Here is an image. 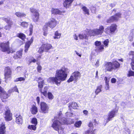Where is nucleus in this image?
Returning a JSON list of instances; mask_svg holds the SVG:
<instances>
[{"instance_id":"33","label":"nucleus","mask_w":134,"mask_h":134,"mask_svg":"<svg viewBox=\"0 0 134 134\" xmlns=\"http://www.w3.org/2000/svg\"><path fill=\"white\" fill-rule=\"evenodd\" d=\"M61 35V34L58 32V31H56L54 34V36L53 37L54 39L60 38Z\"/></svg>"},{"instance_id":"44","label":"nucleus","mask_w":134,"mask_h":134,"mask_svg":"<svg viewBox=\"0 0 134 134\" xmlns=\"http://www.w3.org/2000/svg\"><path fill=\"white\" fill-rule=\"evenodd\" d=\"M127 76L128 77L132 76L134 77V71L132 70L129 71L127 74Z\"/></svg>"},{"instance_id":"49","label":"nucleus","mask_w":134,"mask_h":134,"mask_svg":"<svg viewBox=\"0 0 134 134\" xmlns=\"http://www.w3.org/2000/svg\"><path fill=\"white\" fill-rule=\"evenodd\" d=\"M99 59H98L95 64V67L97 68L98 67L99 65Z\"/></svg>"},{"instance_id":"10","label":"nucleus","mask_w":134,"mask_h":134,"mask_svg":"<svg viewBox=\"0 0 134 134\" xmlns=\"http://www.w3.org/2000/svg\"><path fill=\"white\" fill-rule=\"evenodd\" d=\"M1 50L3 52H7L8 53H10L9 47V43L7 42L5 43H2L0 45Z\"/></svg>"},{"instance_id":"40","label":"nucleus","mask_w":134,"mask_h":134,"mask_svg":"<svg viewBox=\"0 0 134 134\" xmlns=\"http://www.w3.org/2000/svg\"><path fill=\"white\" fill-rule=\"evenodd\" d=\"M14 91L17 92L19 93L18 90L16 86H15L13 88V89L10 90L8 91V92L9 93H10Z\"/></svg>"},{"instance_id":"38","label":"nucleus","mask_w":134,"mask_h":134,"mask_svg":"<svg viewBox=\"0 0 134 134\" xmlns=\"http://www.w3.org/2000/svg\"><path fill=\"white\" fill-rule=\"evenodd\" d=\"M93 122L92 123V122H90L88 125V126L89 127L93 128V125H96L97 123L96 120L95 119L93 120Z\"/></svg>"},{"instance_id":"6","label":"nucleus","mask_w":134,"mask_h":134,"mask_svg":"<svg viewBox=\"0 0 134 134\" xmlns=\"http://www.w3.org/2000/svg\"><path fill=\"white\" fill-rule=\"evenodd\" d=\"M117 25L115 24H112L110 26L107 27L105 30L106 33L108 34H113L117 29Z\"/></svg>"},{"instance_id":"37","label":"nucleus","mask_w":134,"mask_h":134,"mask_svg":"<svg viewBox=\"0 0 134 134\" xmlns=\"http://www.w3.org/2000/svg\"><path fill=\"white\" fill-rule=\"evenodd\" d=\"M43 35L44 36H46L47 34L48 27H47L44 25L43 27Z\"/></svg>"},{"instance_id":"39","label":"nucleus","mask_w":134,"mask_h":134,"mask_svg":"<svg viewBox=\"0 0 134 134\" xmlns=\"http://www.w3.org/2000/svg\"><path fill=\"white\" fill-rule=\"evenodd\" d=\"M17 36L19 37L22 40H24L25 38V36L23 34L20 33L17 34Z\"/></svg>"},{"instance_id":"3","label":"nucleus","mask_w":134,"mask_h":134,"mask_svg":"<svg viewBox=\"0 0 134 134\" xmlns=\"http://www.w3.org/2000/svg\"><path fill=\"white\" fill-rule=\"evenodd\" d=\"M52 121L53 123L52 127L53 129L58 131L59 134H65L63 132V129L60 124V121L58 120L57 118H54Z\"/></svg>"},{"instance_id":"55","label":"nucleus","mask_w":134,"mask_h":134,"mask_svg":"<svg viewBox=\"0 0 134 134\" xmlns=\"http://www.w3.org/2000/svg\"><path fill=\"white\" fill-rule=\"evenodd\" d=\"M62 114L61 112H60L58 114V117H55L54 118H57V120L60 121V119H61V116Z\"/></svg>"},{"instance_id":"48","label":"nucleus","mask_w":134,"mask_h":134,"mask_svg":"<svg viewBox=\"0 0 134 134\" xmlns=\"http://www.w3.org/2000/svg\"><path fill=\"white\" fill-rule=\"evenodd\" d=\"M44 51V49L43 47H42V45L40 47L38 50V52L40 53H42Z\"/></svg>"},{"instance_id":"1","label":"nucleus","mask_w":134,"mask_h":134,"mask_svg":"<svg viewBox=\"0 0 134 134\" xmlns=\"http://www.w3.org/2000/svg\"><path fill=\"white\" fill-rule=\"evenodd\" d=\"M69 72V70L67 68L57 70L55 77L48 78L47 80V82L53 84L55 83L58 85L60 83V81L59 82L58 81H63L65 80L67 76V74Z\"/></svg>"},{"instance_id":"8","label":"nucleus","mask_w":134,"mask_h":134,"mask_svg":"<svg viewBox=\"0 0 134 134\" xmlns=\"http://www.w3.org/2000/svg\"><path fill=\"white\" fill-rule=\"evenodd\" d=\"M30 11L33 13L32 19L35 22L38 21L39 19V13L38 11L33 8L30 9Z\"/></svg>"},{"instance_id":"34","label":"nucleus","mask_w":134,"mask_h":134,"mask_svg":"<svg viewBox=\"0 0 134 134\" xmlns=\"http://www.w3.org/2000/svg\"><path fill=\"white\" fill-rule=\"evenodd\" d=\"M5 127L4 125H2L0 127V134H4Z\"/></svg>"},{"instance_id":"25","label":"nucleus","mask_w":134,"mask_h":134,"mask_svg":"<svg viewBox=\"0 0 134 134\" xmlns=\"http://www.w3.org/2000/svg\"><path fill=\"white\" fill-rule=\"evenodd\" d=\"M104 49V45H101L98 47H95V50L96 52H100L103 51Z\"/></svg>"},{"instance_id":"59","label":"nucleus","mask_w":134,"mask_h":134,"mask_svg":"<svg viewBox=\"0 0 134 134\" xmlns=\"http://www.w3.org/2000/svg\"><path fill=\"white\" fill-rule=\"evenodd\" d=\"M116 81V80L115 78H112L111 79V81L112 83H115Z\"/></svg>"},{"instance_id":"51","label":"nucleus","mask_w":134,"mask_h":134,"mask_svg":"<svg viewBox=\"0 0 134 134\" xmlns=\"http://www.w3.org/2000/svg\"><path fill=\"white\" fill-rule=\"evenodd\" d=\"M5 92L4 89L0 86V96L2 94V93H4Z\"/></svg>"},{"instance_id":"29","label":"nucleus","mask_w":134,"mask_h":134,"mask_svg":"<svg viewBox=\"0 0 134 134\" xmlns=\"http://www.w3.org/2000/svg\"><path fill=\"white\" fill-rule=\"evenodd\" d=\"M102 85H100L97 86V88L95 90V93L96 95H97L102 91Z\"/></svg>"},{"instance_id":"45","label":"nucleus","mask_w":134,"mask_h":134,"mask_svg":"<svg viewBox=\"0 0 134 134\" xmlns=\"http://www.w3.org/2000/svg\"><path fill=\"white\" fill-rule=\"evenodd\" d=\"M25 79V78L23 77H20L16 78L14 80L15 82H17L18 81H24Z\"/></svg>"},{"instance_id":"20","label":"nucleus","mask_w":134,"mask_h":134,"mask_svg":"<svg viewBox=\"0 0 134 134\" xmlns=\"http://www.w3.org/2000/svg\"><path fill=\"white\" fill-rule=\"evenodd\" d=\"M51 12L52 14H62V13H65L64 11H61L59 10L58 9L52 8Z\"/></svg>"},{"instance_id":"9","label":"nucleus","mask_w":134,"mask_h":134,"mask_svg":"<svg viewBox=\"0 0 134 134\" xmlns=\"http://www.w3.org/2000/svg\"><path fill=\"white\" fill-rule=\"evenodd\" d=\"M57 24V22L54 19L52 18L50 19L46 23L45 26L47 27L49 26L51 29L54 28Z\"/></svg>"},{"instance_id":"23","label":"nucleus","mask_w":134,"mask_h":134,"mask_svg":"<svg viewBox=\"0 0 134 134\" xmlns=\"http://www.w3.org/2000/svg\"><path fill=\"white\" fill-rule=\"evenodd\" d=\"M30 111L32 114H36L38 111L37 108L34 105L32 106Z\"/></svg>"},{"instance_id":"7","label":"nucleus","mask_w":134,"mask_h":134,"mask_svg":"<svg viewBox=\"0 0 134 134\" xmlns=\"http://www.w3.org/2000/svg\"><path fill=\"white\" fill-rule=\"evenodd\" d=\"M121 17V14L120 13H116L114 15L110 17L107 20V23H110L113 22H116Z\"/></svg>"},{"instance_id":"2","label":"nucleus","mask_w":134,"mask_h":134,"mask_svg":"<svg viewBox=\"0 0 134 134\" xmlns=\"http://www.w3.org/2000/svg\"><path fill=\"white\" fill-rule=\"evenodd\" d=\"M120 64L116 60H113L112 62H105L103 65V68L106 71L111 72L113 70L118 68Z\"/></svg>"},{"instance_id":"14","label":"nucleus","mask_w":134,"mask_h":134,"mask_svg":"<svg viewBox=\"0 0 134 134\" xmlns=\"http://www.w3.org/2000/svg\"><path fill=\"white\" fill-rule=\"evenodd\" d=\"M2 20L5 21L8 24V25H6L5 27V29L6 30H9L11 27V25L12 24L11 21L9 17L7 18H3Z\"/></svg>"},{"instance_id":"13","label":"nucleus","mask_w":134,"mask_h":134,"mask_svg":"<svg viewBox=\"0 0 134 134\" xmlns=\"http://www.w3.org/2000/svg\"><path fill=\"white\" fill-rule=\"evenodd\" d=\"M42 112L46 113L48 112V107L47 104L44 102H41L40 104Z\"/></svg>"},{"instance_id":"64","label":"nucleus","mask_w":134,"mask_h":134,"mask_svg":"<svg viewBox=\"0 0 134 134\" xmlns=\"http://www.w3.org/2000/svg\"><path fill=\"white\" fill-rule=\"evenodd\" d=\"M105 88L106 90H108L109 88V84H106Z\"/></svg>"},{"instance_id":"5","label":"nucleus","mask_w":134,"mask_h":134,"mask_svg":"<svg viewBox=\"0 0 134 134\" xmlns=\"http://www.w3.org/2000/svg\"><path fill=\"white\" fill-rule=\"evenodd\" d=\"M81 76V74L79 72L77 71H75L71 74L70 78L68 80L67 82L68 83H70L74 80L76 81L80 78Z\"/></svg>"},{"instance_id":"18","label":"nucleus","mask_w":134,"mask_h":134,"mask_svg":"<svg viewBox=\"0 0 134 134\" xmlns=\"http://www.w3.org/2000/svg\"><path fill=\"white\" fill-rule=\"evenodd\" d=\"M4 115V118L6 121H10L12 119V114L9 110H7L5 111Z\"/></svg>"},{"instance_id":"19","label":"nucleus","mask_w":134,"mask_h":134,"mask_svg":"<svg viewBox=\"0 0 134 134\" xmlns=\"http://www.w3.org/2000/svg\"><path fill=\"white\" fill-rule=\"evenodd\" d=\"M129 57L131 58V66L132 69L134 70V52L131 51L129 53Z\"/></svg>"},{"instance_id":"42","label":"nucleus","mask_w":134,"mask_h":134,"mask_svg":"<svg viewBox=\"0 0 134 134\" xmlns=\"http://www.w3.org/2000/svg\"><path fill=\"white\" fill-rule=\"evenodd\" d=\"M44 83V81L42 80V81L38 82V87L40 88V90L42 88L43 86V84Z\"/></svg>"},{"instance_id":"46","label":"nucleus","mask_w":134,"mask_h":134,"mask_svg":"<svg viewBox=\"0 0 134 134\" xmlns=\"http://www.w3.org/2000/svg\"><path fill=\"white\" fill-rule=\"evenodd\" d=\"M47 95L48 98L49 99L52 100L54 96L51 92H48L47 94Z\"/></svg>"},{"instance_id":"56","label":"nucleus","mask_w":134,"mask_h":134,"mask_svg":"<svg viewBox=\"0 0 134 134\" xmlns=\"http://www.w3.org/2000/svg\"><path fill=\"white\" fill-rule=\"evenodd\" d=\"M94 131L92 132V131H91V132H90V130H88L87 131H86L84 134H94Z\"/></svg>"},{"instance_id":"17","label":"nucleus","mask_w":134,"mask_h":134,"mask_svg":"<svg viewBox=\"0 0 134 134\" xmlns=\"http://www.w3.org/2000/svg\"><path fill=\"white\" fill-rule=\"evenodd\" d=\"M16 117V122L18 124H21L23 123V120L22 118L20 115L18 113H16L15 115Z\"/></svg>"},{"instance_id":"27","label":"nucleus","mask_w":134,"mask_h":134,"mask_svg":"<svg viewBox=\"0 0 134 134\" xmlns=\"http://www.w3.org/2000/svg\"><path fill=\"white\" fill-rule=\"evenodd\" d=\"M134 36V29H132L131 31L130 32L129 34V40L131 41L133 40V38Z\"/></svg>"},{"instance_id":"50","label":"nucleus","mask_w":134,"mask_h":134,"mask_svg":"<svg viewBox=\"0 0 134 134\" xmlns=\"http://www.w3.org/2000/svg\"><path fill=\"white\" fill-rule=\"evenodd\" d=\"M109 40L107 39L103 42V43L105 46V47H107L109 43Z\"/></svg>"},{"instance_id":"35","label":"nucleus","mask_w":134,"mask_h":134,"mask_svg":"<svg viewBox=\"0 0 134 134\" xmlns=\"http://www.w3.org/2000/svg\"><path fill=\"white\" fill-rule=\"evenodd\" d=\"M22 50H21L17 52L16 53V56L15 57V56L14 57V58H21V57L22 55Z\"/></svg>"},{"instance_id":"58","label":"nucleus","mask_w":134,"mask_h":134,"mask_svg":"<svg viewBox=\"0 0 134 134\" xmlns=\"http://www.w3.org/2000/svg\"><path fill=\"white\" fill-rule=\"evenodd\" d=\"M73 37L74 39L76 40H78V36L76 34H74L73 35Z\"/></svg>"},{"instance_id":"26","label":"nucleus","mask_w":134,"mask_h":134,"mask_svg":"<svg viewBox=\"0 0 134 134\" xmlns=\"http://www.w3.org/2000/svg\"><path fill=\"white\" fill-rule=\"evenodd\" d=\"M72 107L74 109H77L79 107L77 103L75 102H72L70 103L69 105V107Z\"/></svg>"},{"instance_id":"24","label":"nucleus","mask_w":134,"mask_h":134,"mask_svg":"<svg viewBox=\"0 0 134 134\" xmlns=\"http://www.w3.org/2000/svg\"><path fill=\"white\" fill-rule=\"evenodd\" d=\"M15 14L17 17L20 18L25 17L26 15V14L24 13L19 12H16Z\"/></svg>"},{"instance_id":"12","label":"nucleus","mask_w":134,"mask_h":134,"mask_svg":"<svg viewBox=\"0 0 134 134\" xmlns=\"http://www.w3.org/2000/svg\"><path fill=\"white\" fill-rule=\"evenodd\" d=\"M31 122L32 124L34 125H29L28 126V129L31 130H35L36 129V126L37 124V119L35 118H33L32 119Z\"/></svg>"},{"instance_id":"4","label":"nucleus","mask_w":134,"mask_h":134,"mask_svg":"<svg viewBox=\"0 0 134 134\" xmlns=\"http://www.w3.org/2000/svg\"><path fill=\"white\" fill-rule=\"evenodd\" d=\"M104 28L102 26H99V29H95L93 30L87 29L88 35L90 36L101 35L103 33Z\"/></svg>"},{"instance_id":"31","label":"nucleus","mask_w":134,"mask_h":134,"mask_svg":"<svg viewBox=\"0 0 134 134\" xmlns=\"http://www.w3.org/2000/svg\"><path fill=\"white\" fill-rule=\"evenodd\" d=\"M9 96L8 95V94L5 92L4 93H2L1 96H0L2 100V99H5L7 98ZM2 100L3 102H4V101L3 100Z\"/></svg>"},{"instance_id":"52","label":"nucleus","mask_w":134,"mask_h":134,"mask_svg":"<svg viewBox=\"0 0 134 134\" xmlns=\"http://www.w3.org/2000/svg\"><path fill=\"white\" fill-rule=\"evenodd\" d=\"M95 44L96 47H98L101 45L100 42L98 41H96L95 42Z\"/></svg>"},{"instance_id":"15","label":"nucleus","mask_w":134,"mask_h":134,"mask_svg":"<svg viewBox=\"0 0 134 134\" xmlns=\"http://www.w3.org/2000/svg\"><path fill=\"white\" fill-rule=\"evenodd\" d=\"M11 71L9 67H7L5 68L4 76L5 79H7L10 77Z\"/></svg>"},{"instance_id":"47","label":"nucleus","mask_w":134,"mask_h":134,"mask_svg":"<svg viewBox=\"0 0 134 134\" xmlns=\"http://www.w3.org/2000/svg\"><path fill=\"white\" fill-rule=\"evenodd\" d=\"M33 26L32 24H30L29 26V31H30V35H31L33 32Z\"/></svg>"},{"instance_id":"63","label":"nucleus","mask_w":134,"mask_h":134,"mask_svg":"<svg viewBox=\"0 0 134 134\" xmlns=\"http://www.w3.org/2000/svg\"><path fill=\"white\" fill-rule=\"evenodd\" d=\"M83 113L85 114V115H87L88 113V111L86 110H84L83 111Z\"/></svg>"},{"instance_id":"43","label":"nucleus","mask_w":134,"mask_h":134,"mask_svg":"<svg viewBox=\"0 0 134 134\" xmlns=\"http://www.w3.org/2000/svg\"><path fill=\"white\" fill-rule=\"evenodd\" d=\"M82 124V122L81 121H77L75 123V126L77 127H79Z\"/></svg>"},{"instance_id":"11","label":"nucleus","mask_w":134,"mask_h":134,"mask_svg":"<svg viewBox=\"0 0 134 134\" xmlns=\"http://www.w3.org/2000/svg\"><path fill=\"white\" fill-rule=\"evenodd\" d=\"M117 111V110L114 109L108 113V118L106 121V123L112 120V119L115 117V114Z\"/></svg>"},{"instance_id":"22","label":"nucleus","mask_w":134,"mask_h":134,"mask_svg":"<svg viewBox=\"0 0 134 134\" xmlns=\"http://www.w3.org/2000/svg\"><path fill=\"white\" fill-rule=\"evenodd\" d=\"M74 0H65L63 3L64 7H69L71 5V4Z\"/></svg>"},{"instance_id":"61","label":"nucleus","mask_w":134,"mask_h":134,"mask_svg":"<svg viewBox=\"0 0 134 134\" xmlns=\"http://www.w3.org/2000/svg\"><path fill=\"white\" fill-rule=\"evenodd\" d=\"M36 60L35 59H33L31 60V61H29V65L32 62L35 63L36 62Z\"/></svg>"},{"instance_id":"53","label":"nucleus","mask_w":134,"mask_h":134,"mask_svg":"<svg viewBox=\"0 0 134 134\" xmlns=\"http://www.w3.org/2000/svg\"><path fill=\"white\" fill-rule=\"evenodd\" d=\"M72 114L70 112H66L65 114V115L67 117H71L72 115Z\"/></svg>"},{"instance_id":"30","label":"nucleus","mask_w":134,"mask_h":134,"mask_svg":"<svg viewBox=\"0 0 134 134\" xmlns=\"http://www.w3.org/2000/svg\"><path fill=\"white\" fill-rule=\"evenodd\" d=\"M48 91V88L47 87H45L43 90L41 89L40 91L44 96H46L47 95V92Z\"/></svg>"},{"instance_id":"62","label":"nucleus","mask_w":134,"mask_h":134,"mask_svg":"<svg viewBox=\"0 0 134 134\" xmlns=\"http://www.w3.org/2000/svg\"><path fill=\"white\" fill-rule=\"evenodd\" d=\"M36 101H37V103L39 104L40 102V97H37L36 98Z\"/></svg>"},{"instance_id":"54","label":"nucleus","mask_w":134,"mask_h":134,"mask_svg":"<svg viewBox=\"0 0 134 134\" xmlns=\"http://www.w3.org/2000/svg\"><path fill=\"white\" fill-rule=\"evenodd\" d=\"M110 78L109 77H105L104 79L105 80L106 84H109V82L110 80Z\"/></svg>"},{"instance_id":"16","label":"nucleus","mask_w":134,"mask_h":134,"mask_svg":"<svg viewBox=\"0 0 134 134\" xmlns=\"http://www.w3.org/2000/svg\"><path fill=\"white\" fill-rule=\"evenodd\" d=\"M83 31L80 34L78 35L79 38L80 39L83 40V39H88V37L87 36V34H88V32H87V30Z\"/></svg>"},{"instance_id":"28","label":"nucleus","mask_w":134,"mask_h":134,"mask_svg":"<svg viewBox=\"0 0 134 134\" xmlns=\"http://www.w3.org/2000/svg\"><path fill=\"white\" fill-rule=\"evenodd\" d=\"M18 24L24 28H27L29 24L27 22L23 21L21 22H19Z\"/></svg>"},{"instance_id":"32","label":"nucleus","mask_w":134,"mask_h":134,"mask_svg":"<svg viewBox=\"0 0 134 134\" xmlns=\"http://www.w3.org/2000/svg\"><path fill=\"white\" fill-rule=\"evenodd\" d=\"M84 14L89 15V10L85 6H83L82 8Z\"/></svg>"},{"instance_id":"57","label":"nucleus","mask_w":134,"mask_h":134,"mask_svg":"<svg viewBox=\"0 0 134 134\" xmlns=\"http://www.w3.org/2000/svg\"><path fill=\"white\" fill-rule=\"evenodd\" d=\"M38 71L39 72H40V71L42 69V67L40 65H38L37 67Z\"/></svg>"},{"instance_id":"60","label":"nucleus","mask_w":134,"mask_h":134,"mask_svg":"<svg viewBox=\"0 0 134 134\" xmlns=\"http://www.w3.org/2000/svg\"><path fill=\"white\" fill-rule=\"evenodd\" d=\"M91 10L92 13H95L96 9L95 7H92L91 9Z\"/></svg>"},{"instance_id":"21","label":"nucleus","mask_w":134,"mask_h":134,"mask_svg":"<svg viewBox=\"0 0 134 134\" xmlns=\"http://www.w3.org/2000/svg\"><path fill=\"white\" fill-rule=\"evenodd\" d=\"M42 47H43L44 49L45 52H47L52 47L51 45L49 43L46 44H42Z\"/></svg>"},{"instance_id":"41","label":"nucleus","mask_w":134,"mask_h":134,"mask_svg":"<svg viewBox=\"0 0 134 134\" xmlns=\"http://www.w3.org/2000/svg\"><path fill=\"white\" fill-rule=\"evenodd\" d=\"M60 119V124H67V120L65 118H61Z\"/></svg>"},{"instance_id":"36","label":"nucleus","mask_w":134,"mask_h":134,"mask_svg":"<svg viewBox=\"0 0 134 134\" xmlns=\"http://www.w3.org/2000/svg\"><path fill=\"white\" fill-rule=\"evenodd\" d=\"M30 45L31 44L29 42H27L26 43L25 46V52H27Z\"/></svg>"}]
</instances>
